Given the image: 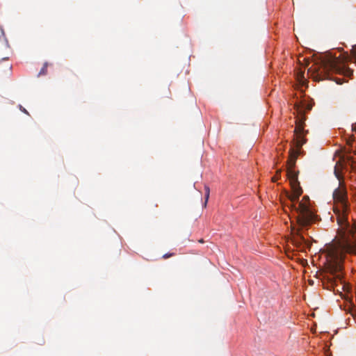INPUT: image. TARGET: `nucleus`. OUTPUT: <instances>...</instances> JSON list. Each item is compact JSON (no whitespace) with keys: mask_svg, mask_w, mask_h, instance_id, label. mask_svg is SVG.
I'll use <instances>...</instances> for the list:
<instances>
[{"mask_svg":"<svg viewBox=\"0 0 356 356\" xmlns=\"http://www.w3.org/2000/svg\"><path fill=\"white\" fill-rule=\"evenodd\" d=\"M173 255H175L174 253H166V254L163 255V259H168V258H169L170 257H172Z\"/></svg>","mask_w":356,"mask_h":356,"instance_id":"14","label":"nucleus"},{"mask_svg":"<svg viewBox=\"0 0 356 356\" xmlns=\"http://www.w3.org/2000/svg\"><path fill=\"white\" fill-rule=\"evenodd\" d=\"M333 199L337 205L334 209V212L337 216L338 225L344 229L345 232L352 233V228L347 221V195L343 188H337L334 191Z\"/></svg>","mask_w":356,"mask_h":356,"instance_id":"2","label":"nucleus"},{"mask_svg":"<svg viewBox=\"0 0 356 356\" xmlns=\"http://www.w3.org/2000/svg\"><path fill=\"white\" fill-rule=\"evenodd\" d=\"M334 173H337V171H334ZM336 175L339 178V176L337 175V174H336Z\"/></svg>","mask_w":356,"mask_h":356,"instance_id":"19","label":"nucleus"},{"mask_svg":"<svg viewBox=\"0 0 356 356\" xmlns=\"http://www.w3.org/2000/svg\"><path fill=\"white\" fill-rule=\"evenodd\" d=\"M298 228H293L292 229V242L297 246L300 247L302 245H306L307 247L309 246V243H307V240L304 238V236L302 235V229L305 227H301L298 225Z\"/></svg>","mask_w":356,"mask_h":356,"instance_id":"6","label":"nucleus"},{"mask_svg":"<svg viewBox=\"0 0 356 356\" xmlns=\"http://www.w3.org/2000/svg\"><path fill=\"white\" fill-rule=\"evenodd\" d=\"M348 73L352 74L353 72L350 70H348Z\"/></svg>","mask_w":356,"mask_h":356,"instance_id":"18","label":"nucleus"},{"mask_svg":"<svg viewBox=\"0 0 356 356\" xmlns=\"http://www.w3.org/2000/svg\"><path fill=\"white\" fill-rule=\"evenodd\" d=\"M351 314H352V316H353V317H355V314L353 313V311L351 312Z\"/></svg>","mask_w":356,"mask_h":356,"instance_id":"17","label":"nucleus"},{"mask_svg":"<svg viewBox=\"0 0 356 356\" xmlns=\"http://www.w3.org/2000/svg\"><path fill=\"white\" fill-rule=\"evenodd\" d=\"M280 174H281V170H277L276 175L272 178L273 181H274V182L276 181L278 179V176H280Z\"/></svg>","mask_w":356,"mask_h":356,"instance_id":"13","label":"nucleus"},{"mask_svg":"<svg viewBox=\"0 0 356 356\" xmlns=\"http://www.w3.org/2000/svg\"><path fill=\"white\" fill-rule=\"evenodd\" d=\"M204 190H205V202H204V205L206 206V204L207 203V201L209 200V197L210 190H209V188L208 186H205Z\"/></svg>","mask_w":356,"mask_h":356,"instance_id":"11","label":"nucleus"},{"mask_svg":"<svg viewBox=\"0 0 356 356\" xmlns=\"http://www.w3.org/2000/svg\"><path fill=\"white\" fill-rule=\"evenodd\" d=\"M20 109H21L24 113H26V114H29V113H28V112H27V111H26L24 108H22V106H20Z\"/></svg>","mask_w":356,"mask_h":356,"instance_id":"15","label":"nucleus"},{"mask_svg":"<svg viewBox=\"0 0 356 356\" xmlns=\"http://www.w3.org/2000/svg\"><path fill=\"white\" fill-rule=\"evenodd\" d=\"M294 168L295 167L287 166V168H286L287 177H288L290 182L291 181L294 182L295 181H298V172L294 170Z\"/></svg>","mask_w":356,"mask_h":356,"instance_id":"9","label":"nucleus"},{"mask_svg":"<svg viewBox=\"0 0 356 356\" xmlns=\"http://www.w3.org/2000/svg\"><path fill=\"white\" fill-rule=\"evenodd\" d=\"M291 208L295 211L297 223L300 226L307 227L313 222L315 216L310 208L309 198L307 195L302 197L298 206H296L295 202H291Z\"/></svg>","mask_w":356,"mask_h":356,"instance_id":"4","label":"nucleus"},{"mask_svg":"<svg viewBox=\"0 0 356 356\" xmlns=\"http://www.w3.org/2000/svg\"><path fill=\"white\" fill-rule=\"evenodd\" d=\"M337 84H341L342 82L341 81H337Z\"/></svg>","mask_w":356,"mask_h":356,"instance_id":"16","label":"nucleus"},{"mask_svg":"<svg viewBox=\"0 0 356 356\" xmlns=\"http://www.w3.org/2000/svg\"><path fill=\"white\" fill-rule=\"evenodd\" d=\"M330 261L329 264V270L334 276L330 280L331 285L334 288V291H337L342 294L340 289L343 291H348L349 286L342 280V275L341 273L343 268V253L338 250H334L330 253ZM343 297V295H341Z\"/></svg>","mask_w":356,"mask_h":356,"instance_id":"1","label":"nucleus"},{"mask_svg":"<svg viewBox=\"0 0 356 356\" xmlns=\"http://www.w3.org/2000/svg\"><path fill=\"white\" fill-rule=\"evenodd\" d=\"M355 129H356V127H355Z\"/></svg>","mask_w":356,"mask_h":356,"instance_id":"20","label":"nucleus"},{"mask_svg":"<svg viewBox=\"0 0 356 356\" xmlns=\"http://www.w3.org/2000/svg\"><path fill=\"white\" fill-rule=\"evenodd\" d=\"M343 68L339 67L335 58H324L320 60L319 64L313 65L308 70V74L315 81H320L325 79H330L329 73L334 72L336 73H342Z\"/></svg>","mask_w":356,"mask_h":356,"instance_id":"3","label":"nucleus"},{"mask_svg":"<svg viewBox=\"0 0 356 356\" xmlns=\"http://www.w3.org/2000/svg\"><path fill=\"white\" fill-rule=\"evenodd\" d=\"M297 80L300 84H302V85L305 84L306 79H305V76H304V72L300 71L299 72H298Z\"/></svg>","mask_w":356,"mask_h":356,"instance_id":"10","label":"nucleus"},{"mask_svg":"<svg viewBox=\"0 0 356 356\" xmlns=\"http://www.w3.org/2000/svg\"><path fill=\"white\" fill-rule=\"evenodd\" d=\"M295 108L298 115L296 120L294 134L296 136V146L299 149L306 143V139H305L304 136L308 132V131L304 129L305 121L306 120L305 111L312 110V105L311 104H296Z\"/></svg>","mask_w":356,"mask_h":356,"instance_id":"5","label":"nucleus"},{"mask_svg":"<svg viewBox=\"0 0 356 356\" xmlns=\"http://www.w3.org/2000/svg\"><path fill=\"white\" fill-rule=\"evenodd\" d=\"M290 184L293 193L289 196V198L291 202H295L298 200L300 196L302 195V189L301 188L298 181H295L294 182L291 181Z\"/></svg>","mask_w":356,"mask_h":356,"instance_id":"7","label":"nucleus"},{"mask_svg":"<svg viewBox=\"0 0 356 356\" xmlns=\"http://www.w3.org/2000/svg\"><path fill=\"white\" fill-rule=\"evenodd\" d=\"M299 154V149H291L287 161V166H296V162Z\"/></svg>","mask_w":356,"mask_h":356,"instance_id":"8","label":"nucleus"},{"mask_svg":"<svg viewBox=\"0 0 356 356\" xmlns=\"http://www.w3.org/2000/svg\"><path fill=\"white\" fill-rule=\"evenodd\" d=\"M47 64L44 63L43 67H42L40 72H39V75H44L47 74Z\"/></svg>","mask_w":356,"mask_h":356,"instance_id":"12","label":"nucleus"}]
</instances>
